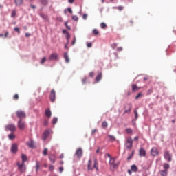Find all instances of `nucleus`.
I'll use <instances>...</instances> for the list:
<instances>
[{
	"label": "nucleus",
	"instance_id": "f257e3e1",
	"mask_svg": "<svg viewBox=\"0 0 176 176\" xmlns=\"http://www.w3.org/2000/svg\"><path fill=\"white\" fill-rule=\"evenodd\" d=\"M94 168H96V171H98V162L97 160H94V164L92 166V161L91 160H89L88 161L87 170H89V171H92Z\"/></svg>",
	"mask_w": 176,
	"mask_h": 176
},
{
	"label": "nucleus",
	"instance_id": "f03ea898",
	"mask_svg": "<svg viewBox=\"0 0 176 176\" xmlns=\"http://www.w3.org/2000/svg\"><path fill=\"white\" fill-rule=\"evenodd\" d=\"M108 157H109V164H110V168L111 170H115L118 167V164L115 163L116 158L112 157L109 154H108Z\"/></svg>",
	"mask_w": 176,
	"mask_h": 176
},
{
	"label": "nucleus",
	"instance_id": "7ed1b4c3",
	"mask_svg": "<svg viewBox=\"0 0 176 176\" xmlns=\"http://www.w3.org/2000/svg\"><path fill=\"white\" fill-rule=\"evenodd\" d=\"M164 157L165 160H167V162H171V160H173V154L166 150L164 153Z\"/></svg>",
	"mask_w": 176,
	"mask_h": 176
},
{
	"label": "nucleus",
	"instance_id": "20e7f679",
	"mask_svg": "<svg viewBox=\"0 0 176 176\" xmlns=\"http://www.w3.org/2000/svg\"><path fill=\"white\" fill-rule=\"evenodd\" d=\"M16 116L20 119V120H23V119H25L26 114L25 111H23L21 110H18L16 112Z\"/></svg>",
	"mask_w": 176,
	"mask_h": 176
},
{
	"label": "nucleus",
	"instance_id": "39448f33",
	"mask_svg": "<svg viewBox=\"0 0 176 176\" xmlns=\"http://www.w3.org/2000/svg\"><path fill=\"white\" fill-rule=\"evenodd\" d=\"M125 146L126 149H131V148H133V139L131 138H128L126 139Z\"/></svg>",
	"mask_w": 176,
	"mask_h": 176
},
{
	"label": "nucleus",
	"instance_id": "423d86ee",
	"mask_svg": "<svg viewBox=\"0 0 176 176\" xmlns=\"http://www.w3.org/2000/svg\"><path fill=\"white\" fill-rule=\"evenodd\" d=\"M48 60L50 61H57L58 60V54L54 52L49 56Z\"/></svg>",
	"mask_w": 176,
	"mask_h": 176
},
{
	"label": "nucleus",
	"instance_id": "0eeeda50",
	"mask_svg": "<svg viewBox=\"0 0 176 176\" xmlns=\"http://www.w3.org/2000/svg\"><path fill=\"white\" fill-rule=\"evenodd\" d=\"M18 168L21 171V173H25V164L24 163H17Z\"/></svg>",
	"mask_w": 176,
	"mask_h": 176
},
{
	"label": "nucleus",
	"instance_id": "6e6552de",
	"mask_svg": "<svg viewBox=\"0 0 176 176\" xmlns=\"http://www.w3.org/2000/svg\"><path fill=\"white\" fill-rule=\"evenodd\" d=\"M6 131H11L12 133H13V131H16V126H14V124H8L6 126Z\"/></svg>",
	"mask_w": 176,
	"mask_h": 176
},
{
	"label": "nucleus",
	"instance_id": "1a4fd4ad",
	"mask_svg": "<svg viewBox=\"0 0 176 176\" xmlns=\"http://www.w3.org/2000/svg\"><path fill=\"white\" fill-rule=\"evenodd\" d=\"M18 127L20 130H24V129H25V122L23 120H19L18 122Z\"/></svg>",
	"mask_w": 176,
	"mask_h": 176
},
{
	"label": "nucleus",
	"instance_id": "9d476101",
	"mask_svg": "<svg viewBox=\"0 0 176 176\" xmlns=\"http://www.w3.org/2000/svg\"><path fill=\"white\" fill-rule=\"evenodd\" d=\"M50 98L52 102H54L56 101V91L52 89L50 92Z\"/></svg>",
	"mask_w": 176,
	"mask_h": 176
},
{
	"label": "nucleus",
	"instance_id": "9b49d317",
	"mask_svg": "<svg viewBox=\"0 0 176 176\" xmlns=\"http://www.w3.org/2000/svg\"><path fill=\"white\" fill-rule=\"evenodd\" d=\"M17 151H19V145H17L16 143H14L11 146V152L12 153H17Z\"/></svg>",
	"mask_w": 176,
	"mask_h": 176
},
{
	"label": "nucleus",
	"instance_id": "f8f14e48",
	"mask_svg": "<svg viewBox=\"0 0 176 176\" xmlns=\"http://www.w3.org/2000/svg\"><path fill=\"white\" fill-rule=\"evenodd\" d=\"M151 156H158L159 155V150L157 149V148L156 147H153L151 150Z\"/></svg>",
	"mask_w": 176,
	"mask_h": 176
},
{
	"label": "nucleus",
	"instance_id": "ddd939ff",
	"mask_svg": "<svg viewBox=\"0 0 176 176\" xmlns=\"http://www.w3.org/2000/svg\"><path fill=\"white\" fill-rule=\"evenodd\" d=\"M50 135V129H47L44 131L43 134V141H46L47 140V137Z\"/></svg>",
	"mask_w": 176,
	"mask_h": 176
},
{
	"label": "nucleus",
	"instance_id": "4468645a",
	"mask_svg": "<svg viewBox=\"0 0 176 176\" xmlns=\"http://www.w3.org/2000/svg\"><path fill=\"white\" fill-rule=\"evenodd\" d=\"M131 112V104H128L125 106V111H124V113H130Z\"/></svg>",
	"mask_w": 176,
	"mask_h": 176
},
{
	"label": "nucleus",
	"instance_id": "2eb2a0df",
	"mask_svg": "<svg viewBox=\"0 0 176 176\" xmlns=\"http://www.w3.org/2000/svg\"><path fill=\"white\" fill-rule=\"evenodd\" d=\"M139 155L141 157H145L146 156V151H145V149H144V148H140L139 151Z\"/></svg>",
	"mask_w": 176,
	"mask_h": 176
},
{
	"label": "nucleus",
	"instance_id": "dca6fc26",
	"mask_svg": "<svg viewBox=\"0 0 176 176\" xmlns=\"http://www.w3.org/2000/svg\"><path fill=\"white\" fill-rule=\"evenodd\" d=\"M27 145L28 146H29V148H31L32 149H33V148H35V142L32 140H30L27 142Z\"/></svg>",
	"mask_w": 176,
	"mask_h": 176
},
{
	"label": "nucleus",
	"instance_id": "f3484780",
	"mask_svg": "<svg viewBox=\"0 0 176 176\" xmlns=\"http://www.w3.org/2000/svg\"><path fill=\"white\" fill-rule=\"evenodd\" d=\"M82 155H83V151H82V148H78L76 150V155L78 159H80L82 157Z\"/></svg>",
	"mask_w": 176,
	"mask_h": 176
},
{
	"label": "nucleus",
	"instance_id": "a211bd4d",
	"mask_svg": "<svg viewBox=\"0 0 176 176\" xmlns=\"http://www.w3.org/2000/svg\"><path fill=\"white\" fill-rule=\"evenodd\" d=\"M140 89H141V87H138L137 85H135V84L132 85V91L133 92L138 91V90H140Z\"/></svg>",
	"mask_w": 176,
	"mask_h": 176
},
{
	"label": "nucleus",
	"instance_id": "6ab92c4d",
	"mask_svg": "<svg viewBox=\"0 0 176 176\" xmlns=\"http://www.w3.org/2000/svg\"><path fill=\"white\" fill-rule=\"evenodd\" d=\"M24 0H14V3L16 6H20L23 5Z\"/></svg>",
	"mask_w": 176,
	"mask_h": 176
},
{
	"label": "nucleus",
	"instance_id": "aec40b11",
	"mask_svg": "<svg viewBox=\"0 0 176 176\" xmlns=\"http://www.w3.org/2000/svg\"><path fill=\"white\" fill-rule=\"evenodd\" d=\"M45 116L49 118L52 117V111H50V109H47L45 110Z\"/></svg>",
	"mask_w": 176,
	"mask_h": 176
},
{
	"label": "nucleus",
	"instance_id": "412c9836",
	"mask_svg": "<svg viewBox=\"0 0 176 176\" xmlns=\"http://www.w3.org/2000/svg\"><path fill=\"white\" fill-rule=\"evenodd\" d=\"M160 174L161 176H166L168 174V170H160Z\"/></svg>",
	"mask_w": 176,
	"mask_h": 176
},
{
	"label": "nucleus",
	"instance_id": "4be33fe9",
	"mask_svg": "<svg viewBox=\"0 0 176 176\" xmlns=\"http://www.w3.org/2000/svg\"><path fill=\"white\" fill-rule=\"evenodd\" d=\"M49 159H50L51 163H55V162H56V156H54V155H50L49 156Z\"/></svg>",
	"mask_w": 176,
	"mask_h": 176
},
{
	"label": "nucleus",
	"instance_id": "5701e85b",
	"mask_svg": "<svg viewBox=\"0 0 176 176\" xmlns=\"http://www.w3.org/2000/svg\"><path fill=\"white\" fill-rule=\"evenodd\" d=\"M64 58L65 60V63H69V56H68V52L64 53Z\"/></svg>",
	"mask_w": 176,
	"mask_h": 176
},
{
	"label": "nucleus",
	"instance_id": "b1692460",
	"mask_svg": "<svg viewBox=\"0 0 176 176\" xmlns=\"http://www.w3.org/2000/svg\"><path fill=\"white\" fill-rule=\"evenodd\" d=\"M102 79V73H99L96 78V82H100Z\"/></svg>",
	"mask_w": 176,
	"mask_h": 176
},
{
	"label": "nucleus",
	"instance_id": "393cba45",
	"mask_svg": "<svg viewBox=\"0 0 176 176\" xmlns=\"http://www.w3.org/2000/svg\"><path fill=\"white\" fill-rule=\"evenodd\" d=\"M21 159H22V163H25L27 160H28V158H27V155L22 154L21 155Z\"/></svg>",
	"mask_w": 176,
	"mask_h": 176
},
{
	"label": "nucleus",
	"instance_id": "a878e982",
	"mask_svg": "<svg viewBox=\"0 0 176 176\" xmlns=\"http://www.w3.org/2000/svg\"><path fill=\"white\" fill-rule=\"evenodd\" d=\"M108 138H109V141H111V142L116 141V138H115V136L113 135H109Z\"/></svg>",
	"mask_w": 176,
	"mask_h": 176
},
{
	"label": "nucleus",
	"instance_id": "bb28decb",
	"mask_svg": "<svg viewBox=\"0 0 176 176\" xmlns=\"http://www.w3.org/2000/svg\"><path fill=\"white\" fill-rule=\"evenodd\" d=\"M163 168L164 170H166V171H168V168H170V164H167V163H164L163 164Z\"/></svg>",
	"mask_w": 176,
	"mask_h": 176
},
{
	"label": "nucleus",
	"instance_id": "cd10ccee",
	"mask_svg": "<svg viewBox=\"0 0 176 176\" xmlns=\"http://www.w3.org/2000/svg\"><path fill=\"white\" fill-rule=\"evenodd\" d=\"M131 170L134 172V173H137L138 171V168L137 167V166L135 165H132L131 166Z\"/></svg>",
	"mask_w": 176,
	"mask_h": 176
},
{
	"label": "nucleus",
	"instance_id": "c85d7f7f",
	"mask_svg": "<svg viewBox=\"0 0 176 176\" xmlns=\"http://www.w3.org/2000/svg\"><path fill=\"white\" fill-rule=\"evenodd\" d=\"M125 131L127 133V134H133V129H131V128L126 129Z\"/></svg>",
	"mask_w": 176,
	"mask_h": 176
},
{
	"label": "nucleus",
	"instance_id": "c756f323",
	"mask_svg": "<svg viewBox=\"0 0 176 176\" xmlns=\"http://www.w3.org/2000/svg\"><path fill=\"white\" fill-rule=\"evenodd\" d=\"M41 2L42 5H43L44 6H47V3H49V0H41Z\"/></svg>",
	"mask_w": 176,
	"mask_h": 176
},
{
	"label": "nucleus",
	"instance_id": "7c9ffc66",
	"mask_svg": "<svg viewBox=\"0 0 176 176\" xmlns=\"http://www.w3.org/2000/svg\"><path fill=\"white\" fill-rule=\"evenodd\" d=\"M102 127L103 129H107V127H108V122H107V121H104L102 123Z\"/></svg>",
	"mask_w": 176,
	"mask_h": 176
},
{
	"label": "nucleus",
	"instance_id": "2f4dec72",
	"mask_svg": "<svg viewBox=\"0 0 176 176\" xmlns=\"http://www.w3.org/2000/svg\"><path fill=\"white\" fill-rule=\"evenodd\" d=\"M8 138L9 140H14V138H16V136L14 135V134L11 133L8 135Z\"/></svg>",
	"mask_w": 176,
	"mask_h": 176
},
{
	"label": "nucleus",
	"instance_id": "473e14b6",
	"mask_svg": "<svg viewBox=\"0 0 176 176\" xmlns=\"http://www.w3.org/2000/svg\"><path fill=\"white\" fill-rule=\"evenodd\" d=\"M93 34H94V35H98L100 34V32L97 29H94Z\"/></svg>",
	"mask_w": 176,
	"mask_h": 176
},
{
	"label": "nucleus",
	"instance_id": "72a5a7b5",
	"mask_svg": "<svg viewBox=\"0 0 176 176\" xmlns=\"http://www.w3.org/2000/svg\"><path fill=\"white\" fill-rule=\"evenodd\" d=\"M16 14H17V12L16 11V10H12L11 17H16Z\"/></svg>",
	"mask_w": 176,
	"mask_h": 176
},
{
	"label": "nucleus",
	"instance_id": "f704fd0d",
	"mask_svg": "<svg viewBox=\"0 0 176 176\" xmlns=\"http://www.w3.org/2000/svg\"><path fill=\"white\" fill-rule=\"evenodd\" d=\"M39 168H41V164H39V162H36V171L38 172L39 170Z\"/></svg>",
	"mask_w": 176,
	"mask_h": 176
},
{
	"label": "nucleus",
	"instance_id": "c9c22d12",
	"mask_svg": "<svg viewBox=\"0 0 176 176\" xmlns=\"http://www.w3.org/2000/svg\"><path fill=\"white\" fill-rule=\"evenodd\" d=\"M100 27H101V28H102L103 30H105V28H107V24L103 22V23H100Z\"/></svg>",
	"mask_w": 176,
	"mask_h": 176
},
{
	"label": "nucleus",
	"instance_id": "e433bc0d",
	"mask_svg": "<svg viewBox=\"0 0 176 176\" xmlns=\"http://www.w3.org/2000/svg\"><path fill=\"white\" fill-rule=\"evenodd\" d=\"M142 97V93H139L136 96H135V100H138V98H141Z\"/></svg>",
	"mask_w": 176,
	"mask_h": 176
},
{
	"label": "nucleus",
	"instance_id": "4c0bfd02",
	"mask_svg": "<svg viewBox=\"0 0 176 176\" xmlns=\"http://www.w3.org/2000/svg\"><path fill=\"white\" fill-rule=\"evenodd\" d=\"M72 20H74V21H78L79 20V18H78V16L74 15L72 16Z\"/></svg>",
	"mask_w": 176,
	"mask_h": 176
},
{
	"label": "nucleus",
	"instance_id": "58836bf2",
	"mask_svg": "<svg viewBox=\"0 0 176 176\" xmlns=\"http://www.w3.org/2000/svg\"><path fill=\"white\" fill-rule=\"evenodd\" d=\"M40 16H41V17H42L43 19H47V16L46 14H43V13H41V14H40Z\"/></svg>",
	"mask_w": 176,
	"mask_h": 176
},
{
	"label": "nucleus",
	"instance_id": "ea45409f",
	"mask_svg": "<svg viewBox=\"0 0 176 176\" xmlns=\"http://www.w3.org/2000/svg\"><path fill=\"white\" fill-rule=\"evenodd\" d=\"M43 155H44V156H47V148L43 150Z\"/></svg>",
	"mask_w": 176,
	"mask_h": 176
},
{
	"label": "nucleus",
	"instance_id": "a19ab883",
	"mask_svg": "<svg viewBox=\"0 0 176 176\" xmlns=\"http://www.w3.org/2000/svg\"><path fill=\"white\" fill-rule=\"evenodd\" d=\"M45 63H46V57H43L41 59V64H45Z\"/></svg>",
	"mask_w": 176,
	"mask_h": 176
},
{
	"label": "nucleus",
	"instance_id": "79ce46f5",
	"mask_svg": "<svg viewBox=\"0 0 176 176\" xmlns=\"http://www.w3.org/2000/svg\"><path fill=\"white\" fill-rule=\"evenodd\" d=\"M153 93V89H150L147 91V95L149 96V94H152Z\"/></svg>",
	"mask_w": 176,
	"mask_h": 176
},
{
	"label": "nucleus",
	"instance_id": "37998d69",
	"mask_svg": "<svg viewBox=\"0 0 176 176\" xmlns=\"http://www.w3.org/2000/svg\"><path fill=\"white\" fill-rule=\"evenodd\" d=\"M82 82L83 85H85V83H86V82H87V77H84L82 79Z\"/></svg>",
	"mask_w": 176,
	"mask_h": 176
},
{
	"label": "nucleus",
	"instance_id": "c03bdc74",
	"mask_svg": "<svg viewBox=\"0 0 176 176\" xmlns=\"http://www.w3.org/2000/svg\"><path fill=\"white\" fill-rule=\"evenodd\" d=\"M49 170H50V171H53V170H54V166L50 165Z\"/></svg>",
	"mask_w": 176,
	"mask_h": 176
},
{
	"label": "nucleus",
	"instance_id": "a18cd8bd",
	"mask_svg": "<svg viewBox=\"0 0 176 176\" xmlns=\"http://www.w3.org/2000/svg\"><path fill=\"white\" fill-rule=\"evenodd\" d=\"M58 120V119H57V118H54L53 119V120H52V123H53L54 124H56V123H57Z\"/></svg>",
	"mask_w": 176,
	"mask_h": 176
},
{
	"label": "nucleus",
	"instance_id": "49530a36",
	"mask_svg": "<svg viewBox=\"0 0 176 176\" xmlns=\"http://www.w3.org/2000/svg\"><path fill=\"white\" fill-rule=\"evenodd\" d=\"M134 113L135 119H138V112L137 111V110L134 111Z\"/></svg>",
	"mask_w": 176,
	"mask_h": 176
},
{
	"label": "nucleus",
	"instance_id": "de8ad7c7",
	"mask_svg": "<svg viewBox=\"0 0 176 176\" xmlns=\"http://www.w3.org/2000/svg\"><path fill=\"white\" fill-rule=\"evenodd\" d=\"M14 31H16V32H18V34H20V28H14Z\"/></svg>",
	"mask_w": 176,
	"mask_h": 176
},
{
	"label": "nucleus",
	"instance_id": "09e8293b",
	"mask_svg": "<svg viewBox=\"0 0 176 176\" xmlns=\"http://www.w3.org/2000/svg\"><path fill=\"white\" fill-rule=\"evenodd\" d=\"M19 99V94H16L14 96H13V100H18Z\"/></svg>",
	"mask_w": 176,
	"mask_h": 176
},
{
	"label": "nucleus",
	"instance_id": "8fccbe9b",
	"mask_svg": "<svg viewBox=\"0 0 176 176\" xmlns=\"http://www.w3.org/2000/svg\"><path fill=\"white\" fill-rule=\"evenodd\" d=\"M44 126H47L49 124V120H45L43 123Z\"/></svg>",
	"mask_w": 176,
	"mask_h": 176
},
{
	"label": "nucleus",
	"instance_id": "3c124183",
	"mask_svg": "<svg viewBox=\"0 0 176 176\" xmlns=\"http://www.w3.org/2000/svg\"><path fill=\"white\" fill-rule=\"evenodd\" d=\"M87 47H91V46H93V43H87Z\"/></svg>",
	"mask_w": 176,
	"mask_h": 176
},
{
	"label": "nucleus",
	"instance_id": "603ef678",
	"mask_svg": "<svg viewBox=\"0 0 176 176\" xmlns=\"http://www.w3.org/2000/svg\"><path fill=\"white\" fill-rule=\"evenodd\" d=\"M89 75L90 78H93V76H94V72H91Z\"/></svg>",
	"mask_w": 176,
	"mask_h": 176
},
{
	"label": "nucleus",
	"instance_id": "864d4df0",
	"mask_svg": "<svg viewBox=\"0 0 176 176\" xmlns=\"http://www.w3.org/2000/svg\"><path fill=\"white\" fill-rule=\"evenodd\" d=\"M82 19H83L84 20H87V14H84L82 15Z\"/></svg>",
	"mask_w": 176,
	"mask_h": 176
},
{
	"label": "nucleus",
	"instance_id": "5fc2aeb1",
	"mask_svg": "<svg viewBox=\"0 0 176 176\" xmlns=\"http://www.w3.org/2000/svg\"><path fill=\"white\" fill-rule=\"evenodd\" d=\"M123 50V48L122 47H120L117 49V52H122Z\"/></svg>",
	"mask_w": 176,
	"mask_h": 176
},
{
	"label": "nucleus",
	"instance_id": "6e6d98bb",
	"mask_svg": "<svg viewBox=\"0 0 176 176\" xmlns=\"http://www.w3.org/2000/svg\"><path fill=\"white\" fill-rule=\"evenodd\" d=\"M59 171H60V173H63V171H64V168L63 167H60L59 168Z\"/></svg>",
	"mask_w": 176,
	"mask_h": 176
},
{
	"label": "nucleus",
	"instance_id": "4d7b16f0",
	"mask_svg": "<svg viewBox=\"0 0 176 176\" xmlns=\"http://www.w3.org/2000/svg\"><path fill=\"white\" fill-rule=\"evenodd\" d=\"M133 140H134V141H138V140H140V137L136 136V137L134 138Z\"/></svg>",
	"mask_w": 176,
	"mask_h": 176
},
{
	"label": "nucleus",
	"instance_id": "13d9d810",
	"mask_svg": "<svg viewBox=\"0 0 176 176\" xmlns=\"http://www.w3.org/2000/svg\"><path fill=\"white\" fill-rule=\"evenodd\" d=\"M112 47H113V49H115L116 47H118V44L114 43V44L112 45Z\"/></svg>",
	"mask_w": 176,
	"mask_h": 176
},
{
	"label": "nucleus",
	"instance_id": "bf43d9fd",
	"mask_svg": "<svg viewBox=\"0 0 176 176\" xmlns=\"http://www.w3.org/2000/svg\"><path fill=\"white\" fill-rule=\"evenodd\" d=\"M96 133H97V129H93L91 133L94 135L96 134Z\"/></svg>",
	"mask_w": 176,
	"mask_h": 176
},
{
	"label": "nucleus",
	"instance_id": "052dcab7",
	"mask_svg": "<svg viewBox=\"0 0 176 176\" xmlns=\"http://www.w3.org/2000/svg\"><path fill=\"white\" fill-rule=\"evenodd\" d=\"M8 35H9V32H6L5 35H4L5 38H8Z\"/></svg>",
	"mask_w": 176,
	"mask_h": 176
},
{
	"label": "nucleus",
	"instance_id": "680f3d73",
	"mask_svg": "<svg viewBox=\"0 0 176 176\" xmlns=\"http://www.w3.org/2000/svg\"><path fill=\"white\" fill-rule=\"evenodd\" d=\"M67 10L69 12H70L71 14H72V9H71V8H68Z\"/></svg>",
	"mask_w": 176,
	"mask_h": 176
},
{
	"label": "nucleus",
	"instance_id": "e2e57ef3",
	"mask_svg": "<svg viewBox=\"0 0 176 176\" xmlns=\"http://www.w3.org/2000/svg\"><path fill=\"white\" fill-rule=\"evenodd\" d=\"M30 7L32 8V9H36V6H35L32 4L30 5Z\"/></svg>",
	"mask_w": 176,
	"mask_h": 176
},
{
	"label": "nucleus",
	"instance_id": "0e129e2a",
	"mask_svg": "<svg viewBox=\"0 0 176 176\" xmlns=\"http://www.w3.org/2000/svg\"><path fill=\"white\" fill-rule=\"evenodd\" d=\"M69 3H74L75 2V0H68Z\"/></svg>",
	"mask_w": 176,
	"mask_h": 176
},
{
	"label": "nucleus",
	"instance_id": "69168bd1",
	"mask_svg": "<svg viewBox=\"0 0 176 176\" xmlns=\"http://www.w3.org/2000/svg\"><path fill=\"white\" fill-rule=\"evenodd\" d=\"M25 36L28 38V36H31V34L30 33H25Z\"/></svg>",
	"mask_w": 176,
	"mask_h": 176
},
{
	"label": "nucleus",
	"instance_id": "338daca9",
	"mask_svg": "<svg viewBox=\"0 0 176 176\" xmlns=\"http://www.w3.org/2000/svg\"><path fill=\"white\" fill-rule=\"evenodd\" d=\"M118 10H122L123 9V6L118 7Z\"/></svg>",
	"mask_w": 176,
	"mask_h": 176
},
{
	"label": "nucleus",
	"instance_id": "774afa93",
	"mask_svg": "<svg viewBox=\"0 0 176 176\" xmlns=\"http://www.w3.org/2000/svg\"><path fill=\"white\" fill-rule=\"evenodd\" d=\"M129 23L131 25H133V24H134V21L133 20L129 21Z\"/></svg>",
	"mask_w": 176,
	"mask_h": 176
}]
</instances>
